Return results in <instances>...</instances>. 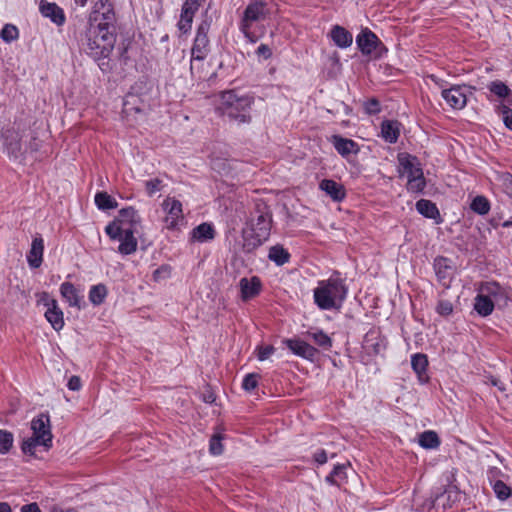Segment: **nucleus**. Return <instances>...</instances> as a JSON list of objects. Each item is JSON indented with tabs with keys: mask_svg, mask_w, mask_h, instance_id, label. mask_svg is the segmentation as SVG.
Masks as SVG:
<instances>
[{
	"mask_svg": "<svg viewBox=\"0 0 512 512\" xmlns=\"http://www.w3.org/2000/svg\"><path fill=\"white\" fill-rule=\"evenodd\" d=\"M271 216L269 213H260L251 220L250 226L243 231V247L247 252L253 251L262 245L270 236Z\"/></svg>",
	"mask_w": 512,
	"mask_h": 512,
	"instance_id": "obj_6",
	"label": "nucleus"
},
{
	"mask_svg": "<svg viewBox=\"0 0 512 512\" xmlns=\"http://www.w3.org/2000/svg\"><path fill=\"white\" fill-rule=\"evenodd\" d=\"M241 299L248 301L256 297L261 291V281L258 277L242 278L239 281Z\"/></svg>",
	"mask_w": 512,
	"mask_h": 512,
	"instance_id": "obj_19",
	"label": "nucleus"
},
{
	"mask_svg": "<svg viewBox=\"0 0 512 512\" xmlns=\"http://www.w3.org/2000/svg\"><path fill=\"white\" fill-rule=\"evenodd\" d=\"M60 294L70 307L81 309L84 306L82 292L74 284L63 282L60 285Z\"/></svg>",
	"mask_w": 512,
	"mask_h": 512,
	"instance_id": "obj_16",
	"label": "nucleus"
},
{
	"mask_svg": "<svg viewBox=\"0 0 512 512\" xmlns=\"http://www.w3.org/2000/svg\"><path fill=\"white\" fill-rule=\"evenodd\" d=\"M416 210L426 218L436 219L439 217L437 206L430 200L421 199L417 201Z\"/></svg>",
	"mask_w": 512,
	"mask_h": 512,
	"instance_id": "obj_32",
	"label": "nucleus"
},
{
	"mask_svg": "<svg viewBox=\"0 0 512 512\" xmlns=\"http://www.w3.org/2000/svg\"><path fill=\"white\" fill-rule=\"evenodd\" d=\"M39 149V142L37 141V138L33 135L30 136V141L27 143V141H24V153L27 152H35Z\"/></svg>",
	"mask_w": 512,
	"mask_h": 512,
	"instance_id": "obj_52",
	"label": "nucleus"
},
{
	"mask_svg": "<svg viewBox=\"0 0 512 512\" xmlns=\"http://www.w3.org/2000/svg\"><path fill=\"white\" fill-rule=\"evenodd\" d=\"M0 37L6 43H11L19 38L18 28L12 24H6L0 32Z\"/></svg>",
	"mask_w": 512,
	"mask_h": 512,
	"instance_id": "obj_40",
	"label": "nucleus"
},
{
	"mask_svg": "<svg viewBox=\"0 0 512 512\" xmlns=\"http://www.w3.org/2000/svg\"><path fill=\"white\" fill-rule=\"evenodd\" d=\"M25 125L15 123L1 136L4 151L15 159L19 158L24 151L23 138H27Z\"/></svg>",
	"mask_w": 512,
	"mask_h": 512,
	"instance_id": "obj_10",
	"label": "nucleus"
},
{
	"mask_svg": "<svg viewBox=\"0 0 512 512\" xmlns=\"http://www.w3.org/2000/svg\"><path fill=\"white\" fill-rule=\"evenodd\" d=\"M169 274V269L166 266H162L156 269L153 273L154 280H159L162 276H167Z\"/></svg>",
	"mask_w": 512,
	"mask_h": 512,
	"instance_id": "obj_57",
	"label": "nucleus"
},
{
	"mask_svg": "<svg viewBox=\"0 0 512 512\" xmlns=\"http://www.w3.org/2000/svg\"><path fill=\"white\" fill-rule=\"evenodd\" d=\"M52 512H78L76 509L69 508V509H59V508H53Z\"/></svg>",
	"mask_w": 512,
	"mask_h": 512,
	"instance_id": "obj_63",
	"label": "nucleus"
},
{
	"mask_svg": "<svg viewBox=\"0 0 512 512\" xmlns=\"http://www.w3.org/2000/svg\"><path fill=\"white\" fill-rule=\"evenodd\" d=\"M398 172L407 178L406 188L411 193H421L426 187L423 169L417 157L408 153H399Z\"/></svg>",
	"mask_w": 512,
	"mask_h": 512,
	"instance_id": "obj_5",
	"label": "nucleus"
},
{
	"mask_svg": "<svg viewBox=\"0 0 512 512\" xmlns=\"http://www.w3.org/2000/svg\"><path fill=\"white\" fill-rule=\"evenodd\" d=\"M493 490L500 500H506L511 495V489L503 481L497 480L493 484Z\"/></svg>",
	"mask_w": 512,
	"mask_h": 512,
	"instance_id": "obj_43",
	"label": "nucleus"
},
{
	"mask_svg": "<svg viewBox=\"0 0 512 512\" xmlns=\"http://www.w3.org/2000/svg\"><path fill=\"white\" fill-rule=\"evenodd\" d=\"M319 188L336 202L342 201L346 196L344 186L331 179L322 180L319 184Z\"/></svg>",
	"mask_w": 512,
	"mask_h": 512,
	"instance_id": "obj_25",
	"label": "nucleus"
},
{
	"mask_svg": "<svg viewBox=\"0 0 512 512\" xmlns=\"http://www.w3.org/2000/svg\"><path fill=\"white\" fill-rule=\"evenodd\" d=\"M470 208L479 215H486L490 211V203L486 197L479 195L472 200Z\"/></svg>",
	"mask_w": 512,
	"mask_h": 512,
	"instance_id": "obj_38",
	"label": "nucleus"
},
{
	"mask_svg": "<svg viewBox=\"0 0 512 512\" xmlns=\"http://www.w3.org/2000/svg\"><path fill=\"white\" fill-rule=\"evenodd\" d=\"M39 9L44 17L49 18L56 25L61 26L65 23L66 17L64 11L57 4L42 0Z\"/></svg>",
	"mask_w": 512,
	"mask_h": 512,
	"instance_id": "obj_22",
	"label": "nucleus"
},
{
	"mask_svg": "<svg viewBox=\"0 0 512 512\" xmlns=\"http://www.w3.org/2000/svg\"><path fill=\"white\" fill-rule=\"evenodd\" d=\"M434 269L439 282L448 286L452 279V267L449 260L445 257H437L434 260Z\"/></svg>",
	"mask_w": 512,
	"mask_h": 512,
	"instance_id": "obj_26",
	"label": "nucleus"
},
{
	"mask_svg": "<svg viewBox=\"0 0 512 512\" xmlns=\"http://www.w3.org/2000/svg\"><path fill=\"white\" fill-rule=\"evenodd\" d=\"M222 438L219 435H214L210 439L209 450L213 455H220L223 452Z\"/></svg>",
	"mask_w": 512,
	"mask_h": 512,
	"instance_id": "obj_46",
	"label": "nucleus"
},
{
	"mask_svg": "<svg viewBox=\"0 0 512 512\" xmlns=\"http://www.w3.org/2000/svg\"><path fill=\"white\" fill-rule=\"evenodd\" d=\"M254 98L248 94H238L230 90L221 94L219 110L230 120L238 123H249L251 121V107Z\"/></svg>",
	"mask_w": 512,
	"mask_h": 512,
	"instance_id": "obj_3",
	"label": "nucleus"
},
{
	"mask_svg": "<svg viewBox=\"0 0 512 512\" xmlns=\"http://www.w3.org/2000/svg\"><path fill=\"white\" fill-rule=\"evenodd\" d=\"M268 258L277 265H283L289 261L290 254L282 246L275 245L270 248Z\"/></svg>",
	"mask_w": 512,
	"mask_h": 512,
	"instance_id": "obj_35",
	"label": "nucleus"
},
{
	"mask_svg": "<svg viewBox=\"0 0 512 512\" xmlns=\"http://www.w3.org/2000/svg\"><path fill=\"white\" fill-rule=\"evenodd\" d=\"M500 473L498 468H491L488 471V477L491 480L493 477H496Z\"/></svg>",
	"mask_w": 512,
	"mask_h": 512,
	"instance_id": "obj_61",
	"label": "nucleus"
},
{
	"mask_svg": "<svg viewBox=\"0 0 512 512\" xmlns=\"http://www.w3.org/2000/svg\"><path fill=\"white\" fill-rule=\"evenodd\" d=\"M32 436L25 439L21 449L24 454L35 455L37 447L48 450L52 447L53 435L50 418L47 414H40L31 421Z\"/></svg>",
	"mask_w": 512,
	"mask_h": 512,
	"instance_id": "obj_4",
	"label": "nucleus"
},
{
	"mask_svg": "<svg viewBox=\"0 0 512 512\" xmlns=\"http://www.w3.org/2000/svg\"><path fill=\"white\" fill-rule=\"evenodd\" d=\"M191 237L200 243L210 241L215 237L214 227L212 224L202 223L192 230Z\"/></svg>",
	"mask_w": 512,
	"mask_h": 512,
	"instance_id": "obj_31",
	"label": "nucleus"
},
{
	"mask_svg": "<svg viewBox=\"0 0 512 512\" xmlns=\"http://www.w3.org/2000/svg\"><path fill=\"white\" fill-rule=\"evenodd\" d=\"M306 335L325 350L330 349L332 346L331 338L322 330L308 331Z\"/></svg>",
	"mask_w": 512,
	"mask_h": 512,
	"instance_id": "obj_36",
	"label": "nucleus"
},
{
	"mask_svg": "<svg viewBox=\"0 0 512 512\" xmlns=\"http://www.w3.org/2000/svg\"><path fill=\"white\" fill-rule=\"evenodd\" d=\"M256 53L259 56H263L265 59H269L272 56V51H271L270 47L266 44H261L257 48Z\"/></svg>",
	"mask_w": 512,
	"mask_h": 512,
	"instance_id": "obj_56",
	"label": "nucleus"
},
{
	"mask_svg": "<svg viewBox=\"0 0 512 512\" xmlns=\"http://www.w3.org/2000/svg\"><path fill=\"white\" fill-rule=\"evenodd\" d=\"M45 312L46 320L51 324L54 330L60 331L64 327V316L55 299H50L47 303Z\"/></svg>",
	"mask_w": 512,
	"mask_h": 512,
	"instance_id": "obj_20",
	"label": "nucleus"
},
{
	"mask_svg": "<svg viewBox=\"0 0 512 512\" xmlns=\"http://www.w3.org/2000/svg\"><path fill=\"white\" fill-rule=\"evenodd\" d=\"M266 15V6L261 1H253L246 7L240 24V30L251 43L257 42L262 35L257 34L253 30L254 24L264 20Z\"/></svg>",
	"mask_w": 512,
	"mask_h": 512,
	"instance_id": "obj_9",
	"label": "nucleus"
},
{
	"mask_svg": "<svg viewBox=\"0 0 512 512\" xmlns=\"http://www.w3.org/2000/svg\"><path fill=\"white\" fill-rule=\"evenodd\" d=\"M491 383H492V385L498 387V389L501 391H505V389H506L505 386L498 379L493 378L491 380Z\"/></svg>",
	"mask_w": 512,
	"mask_h": 512,
	"instance_id": "obj_60",
	"label": "nucleus"
},
{
	"mask_svg": "<svg viewBox=\"0 0 512 512\" xmlns=\"http://www.w3.org/2000/svg\"><path fill=\"white\" fill-rule=\"evenodd\" d=\"M502 113V119L505 124V126L512 130V109H510V106L503 105L502 107H499Z\"/></svg>",
	"mask_w": 512,
	"mask_h": 512,
	"instance_id": "obj_49",
	"label": "nucleus"
},
{
	"mask_svg": "<svg viewBox=\"0 0 512 512\" xmlns=\"http://www.w3.org/2000/svg\"><path fill=\"white\" fill-rule=\"evenodd\" d=\"M382 348H383V345L381 343H377L374 345V351L376 353H379L382 350Z\"/></svg>",
	"mask_w": 512,
	"mask_h": 512,
	"instance_id": "obj_64",
	"label": "nucleus"
},
{
	"mask_svg": "<svg viewBox=\"0 0 512 512\" xmlns=\"http://www.w3.org/2000/svg\"><path fill=\"white\" fill-rule=\"evenodd\" d=\"M498 179L504 191L512 198V175L510 173H502Z\"/></svg>",
	"mask_w": 512,
	"mask_h": 512,
	"instance_id": "obj_47",
	"label": "nucleus"
},
{
	"mask_svg": "<svg viewBox=\"0 0 512 512\" xmlns=\"http://www.w3.org/2000/svg\"><path fill=\"white\" fill-rule=\"evenodd\" d=\"M194 16L191 13L186 11H181L180 20L178 22V28L183 33H187L192 26Z\"/></svg>",
	"mask_w": 512,
	"mask_h": 512,
	"instance_id": "obj_44",
	"label": "nucleus"
},
{
	"mask_svg": "<svg viewBox=\"0 0 512 512\" xmlns=\"http://www.w3.org/2000/svg\"><path fill=\"white\" fill-rule=\"evenodd\" d=\"M200 3L197 0H185L182 11L190 12L192 16H194L195 12L198 10Z\"/></svg>",
	"mask_w": 512,
	"mask_h": 512,
	"instance_id": "obj_51",
	"label": "nucleus"
},
{
	"mask_svg": "<svg viewBox=\"0 0 512 512\" xmlns=\"http://www.w3.org/2000/svg\"><path fill=\"white\" fill-rule=\"evenodd\" d=\"M0 512H12V509L7 502H0Z\"/></svg>",
	"mask_w": 512,
	"mask_h": 512,
	"instance_id": "obj_59",
	"label": "nucleus"
},
{
	"mask_svg": "<svg viewBox=\"0 0 512 512\" xmlns=\"http://www.w3.org/2000/svg\"><path fill=\"white\" fill-rule=\"evenodd\" d=\"M484 295L492 299L495 307L504 308L510 301V291L506 286L496 281H485L479 286Z\"/></svg>",
	"mask_w": 512,
	"mask_h": 512,
	"instance_id": "obj_13",
	"label": "nucleus"
},
{
	"mask_svg": "<svg viewBox=\"0 0 512 512\" xmlns=\"http://www.w3.org/2000/svg\"><path fill=\"white\" fill-rule=\"evenodd\" d=\"M144 187L147 195L152 197L163 189V182L159 178H152L144 182Z\"/></svg>",
	"mask_w": 512,
	"mask_h": 512,
	"instance_id": "obj_41",
	"label": "nucleus"
},
{
	"mask_svg": "<svg viewBox=\"0 0 512 512\" xmlns=\"http://www.w3.org/2000/svg\"><path fill=\"white\" fill-rule=\"evenodd\" d=\"M495 308L494 302L492 299H489L484 295V292L478 288V294L474 299V309L475 311L482 317H486L492 314Z\"/></svg>",
	"mask_w": 512,
	"mask_h": 512,
	"instance_id": "obj_29",
	"label": "nucleus"
},
{
	"mask_svg": "<svg viewBox=\"0 0 512 512\" xmlns=\"http://www.w3.org/2000/svg\"><path fill=\"white\" fill-rule=\"evenodd\" d=\"M313 458H314L315 462H317L320 465L325 464L328 460L327 453L323 449L317 450L314 453Z\"/></svg>",
	"mask_w": 512,
	"mask_h": 512,
	"instance_id": "obj_55",
	"label": "nucleus"
},
{
	"mask_svg": "<svg viewBox=\"0 0 512 512\" xmlns=\"http://www.w3.org/2000/svg\"><path fill=\"white\" fill-rule=\"evenodd\" d=\"M348 295L345 280L338 276L320 280L313 290L314 303L320 310H340Z\"/></svg>",
	"mask_w": 512,
	"mask_h": 512,
	"instance_id": "obj_2",
	"label": "nucleus"
},
{
	"mask_svg": "<svg viewBox=\"0 0 512 512\" xmlns=\"http://www.w3.org/2000/svg\"><path fill=\"white\" fill-rule=\"evenodd\" d=\"M346 466L345 465H336L332 472L326 477V482L331 485L340 486L346 479Z\"/></svg>",
	"mask_w": 512,
	"mask_h": 512,
	"instance_id": "obj_37",
	"label": "nucleus"
},
{
	"mask_svg": "<svg viewBox=\"0 0 512 512\" xmlns=\"http://www.w3.org/2000/svg\"><path fill=\"white\" fill-rule=\"evenodd\" d=\"M365 110L368 114H377L380 112V104L376 99H370L365 104Z\"/></svg>",
	"mask_w": 512,
	"mask_h": 512,
	"instance_id": "obj_53",
	"label": "nucleus"
},
{
	"mask_svg": "<svg viewBox=\"0 0 512 512\" xmlns=\"http://www.w3.org/2000/svg\"><path fill=\"white\" fill-rule=\"evenodd\" d=\"M137 233H120L115 238H110L114 241H119L118 252L122 255H130L136 252L138 247Z\"/></svg>",
	"mask_w": 512,
	"mask_h": 512,
	"instance_id": "obj_24",
	"label": "nucleus"
},
{
	"mask_svg": "<svg viewBox=\"0 0 512 512\" xmlns=\"http://www.w3.org/2000/svg\"><path fill=\"white\" fill-rule=\"evenodd\" d=\"M116 15L112 3L97 1L81 39L86 53L96 60L109 57L116 43Z\"/></svg>",
	"mask_w": 512,
	"mask_h": 512,
	"instance_id": "obj_1",
	"label": "nucleus"
},
{
	"mask_svg": "<svg viewBox=\"0 0 512 512\" xmlns=\"http://www.w3.org/2000/svg\"><path fill=\"white\" fill-rule=\"evenodd\" d=\"M67 387L71 391H79L82 387L80 377H78L76 375L71 376L68 380Z\"/></svg>",
	"mask_w": 512,
	"mask_h": 512,
	"instance_id": "obj_54",
	"label": "nucleus"
},
{
	"mask_svg": "<svg viewBox=\"0 0 512 512\" xmlns=\"http://www.w3.org/2000/svg\"><path fill=\"white\" fill-rule=\"evenodd\" d=\"M259 375L255 373L247 374L242 382V388L246 391L254 390L258 385Z\"/></svg>",
	"mask_w": 512,
	"mask_h": 512,
	"instance_id": "obj_45",
	"label": "nucleus"
},
{
	"mask_svg": "<svg viewBox=\"0 0 512 512\" xmlns=\"http://www.w3.org/2000/svg\"><path fill=\"white\" fill-rule=\"evenodd\" d=\"M284 344L293 354L305 359L311 360L317 353V350L313 346L299 339H285Z\"/></svg>",
	"mask_w": 512,
	"mask_h": 512,
	"instance_id": "obj_21",
	"label": "nucleus"
},
{
	"mask_svg": "<svg viewBox=\"0 0 512 512\" xmlns=\"http://www.w3.org/2000/svg\"><path fill=\"white\" fill-rule=\"evenodd\" d=\"M461 499V493L456 486L449 485L441 493H437L430 502L429 509L447 510Z\"/></svg>",
	"mask_w": 512,
	"mask_h": 512,
	"instance_id": "obj_14",
	"label": "nucleus"
},
{
	"mask_svg": "<svg viewBox=\"0 0 512 512\" xmlns=\"http://www.w3.org/2000/svg\"><path fill=\"white\" fill-rule=\"evenodd\" d=\"M418 443L425 449H436L440 445V439L436 432L428 430L419 435Z\"/></svg>",
	"mask_w": 512,
	"mask_h": 512,
	"instance_id": "obj_34",
	"label": "nucleus"
},
{
	"mask_svg": "<svg viewBox=\"0 0 512 512\" xmlns=\"http://www.w3.org/2000/svg\"><path fill=\"white\" fill-rule=\"evenodd\" d=\"M330 142L333 144L335 150L345 158L352 154L356 155L360 151L359 145L354 140L344 138L340 135H332Z\"/></svg>",
	"mask_w": 512,
	"mask_h": 512,
	"instance_id": "obj_17",
	"label": "nucleus"
},
{
	"mask_svg": "<svg viewBox=\"0 0 512 512\" xmlns=\"http://www.w3.org/2000/svg\"><path fill=\"white\" fill-rule=\"evenodd\" d=\"M161 207L165 214L163 222L166 229L176 230L184 224L183 207L179 200L174 197H166Z\"/></svg>",
	"mask_w": 512,
	"mask_h": 512,
	"instance_id": "obj_12",
	"label": "nucleus"
},
{
	"mask_svg": "<svg viewBox=\"0 0 512 512\" xmlns=\"http://www.w3.org/2000/svg\"><path fill=\"white\" fill-rule=\"evenodd\" d=\"M356 44L362 54L367 55L371 58H381L387 49L383 43L379 40L375 33L368 28L363 29L356 37Z\"/></svg>",
	"mask_w": 512,
	"mask_h": 512,
	"instance_id": "obj_11",
	"label": "nucleus"
},
{
	"mask_svg": "<svg viewBox=\"0 0 512 512\" xmlns=\"http://www.w3.org/2000/svg\"><path fill=\"white\" fill-rule=\"evenodd\" d=\"M141 228V217L133 207L123 208L118 212L115 219L105 227L109 238H115L120 233H139Z\"/></svg>",
	"mask_w": 512,
	"mask_h": 512,
	"instance_id": "obj_7",
	"label": "nucleus"
},
{
	"mask_svg": "<svg viewBox=\"0 0 512 512\" xmlns=\"http://www.w3.org/2000/svg\"><path fill=\"white\" fill-rule=\"evenodd\" d=\"M275 351V348L271 345L261 346L257 348V358L260 361L268 359Z\"/></svg>",
	"mask_w": 512,
	"mask_h": 512,
	"instance_id": "obj_50",
	"label": "nucleus"
},
{
	"mask_svg": "<svg viewBox=\"0 0 512 512\" xmlns=\"http://www.w3.org/2000/svg\"><path fill=\"white\" fill-rule=\"evenodd\" d=\"M490 93L501 101L500 107L503 105L512 106V90L502 81L495 80L487 85Z\"/></svg>",
	"mask_w": 512,
	"mask_h": 512,
	"instance_id": "obj_18",
	"label": "nucleus"
},
{
	"mask_svg": "<svg viewBox=\"0 0 512 512\" xmlns=\"http://www.w3.org/2000/svg\"><path fill=\"white\" fill-rule=\"evenodd\" d=\"M442 97L453 109H462L466 106L467 96L465 89L461 86H453L442 90Z\"/></svg>",
	"mask_w": 512,
	"mask_h": 512,
	"instance_id": "obj_15",
	"label": "nucleus"
},
{
	"mask_svg": "<svg viewBox=\"0 0 512 512\" xmlns=\"http://www.w3.org/2000/svg\"><path fill=\"white\" fill-rule=\"evenodd\" d=\"M44 240L38 235L33 238L27 254V262L31 268H39L43 262Z\"/></svg>",
	"mask_w": 512,
	"mask_h": 512,
	"instance_id": "obj_23",
	"label": "nucleus"
},
{
	"mask_svg": "<svg viewBox=\"0 0 512 512\" xmlns=\"http://www.w3.org/2000/svg\"><path fill=\"white\" fill-rule=\"evenodd\" d=\"M411 366L416 373L420 383L424 384L428 381L427 375L428 359L425 354L416 353L411 357Z\"/></svg>",
	"mask_w": 512,
	"mask_h": 512,
	"instance_id": "obj_28",
	"label": "nucleus"
},
{
	"mask_svg": "<svg viewBox=\"0 0 512 512\" xmlns=\"http://www.w3.org/2000/svg\"><path fill=\"white\" fill-rule=\"evenodd\" d=\"M436 311L442 316H448L453 312V305L450 301L441 300L436 307Z\"/></svg>",
	"mask_w": 512,
	"mask_h": 512,
	"instance_id": "obj_48",
	"label": "nucleus"
},
{
	"mask_svg": "<svg viewBox=\"0 0 512 512\" xmlns=\"http://www.w3.org/2000/svg\"><path fill=\"white\" fill-rule=\"evenodd\" d=\"M95 204L101 210L112 209L116 206L115 200L106 192H99L95 195Z\"/></svg>",
	"mask_w": 512,
	"mask_h": 512,
	"instance_id": "obj_39",
	"label": "nucleus"
},
{
	"mask_svg": "<svg viewBox=\"0 0 512 512\" xmlns=\"http://www.w3.org/2000/svg\"><path fill=\"white\" fill-rule=\"evenodd\" d=\"M331 38L339 48H347L353 42L352 34L344 27L335 25L331 30Z\"/></svg>",
	"mask_w": 512,
	"mask_h": 512,
	"instance_id": "obj_30",
	"label": "nucleus"
},
{
	"mask_svg": "<svg viewBox=\"0 0 512 512\" xmlns=\"http://www.w3.org/2000/svg\"><path fill=\"white\" fill-rule=\"evenodd\" d=\"M210 24L203 21L197 28L196 36L191 48L190 70L192 75L199 72V63H202L210 52L208 32Z\"/></svg>",
	"mask_w": 512,
	"mask_h": 512,
	"instance_id": "obj_8",
	"label": "nucleus"
},
{
	"mask_svg": "<svg viewBox=\"0 0 512 512\" xmlns=\"http://www.w3.org/2000/svg\"><path fill=\"white\" fill-rule=\"evenodd\" d=\"M214 400H215V397L212 393H209L208 395L204 396V401L207 403H212V402H214Z\"/></svg>",
	"mask_w": 512,
	"mask_h": 512,
	"instance_id": "obj_62",
	"label": "nucleus"
},
{
	"mask_svg": "<svg viewBox=\"0 0 512 512\" xmlns=\"http://www.w3.org/2000/svg\"><path fill=\"white\" fill-rule=\"evenodd\" d=\"M21 512H41L37 503H30L27 505H23L21 508Z\"/></svg>",
	"mask_w": 512,
	"mask_h": 512,
	"instance_id": "obj_58",
	"label": "nucleus"
},
{
	"mask_svg": "<svg viewBox=\"0 0 512 512\" xmlns=\"http://www.w3.org/2000/svg\"><path fill=\"white\" fill-rule=\"evenodd\" d=\"M13 445V435L7 430H0V454H6Z\"/></svg>",
	"mask_w": 512,
	"mask_h": 512,
	"instance_id": "obj_42",
	"label": "nucleus"
},
{
	"mask_svg": "<svg viewBox=\"0 0 512 512\" xmlns=\"http://www.w3.org/2000/svg\"><path fill=\"white\" fill-rule=\"evenodd\" d=\"M108 295V289L104 284H97L91 286L88 294L89 301L94 306L101 305Z\"/></svg>",
	"mask_w": 512,
	"mask_h": 512,
	"instance_id": "obj_33",
	"label": "nucleus"
},
{
	"mask_svg": "<svg viewBox=\"0 0 512 512\" xmlns=\"http://www.w3.org/2000/svg\"><path fill=\"white\" fill-rule=\"evenodd\" d=\"M401 124L396 120H384L381 123V137L387 143L394 144L400 136Z\"/></svg>",
	"mask_w": 512,
	"mask_h": 512,
	"instance_id": "obj_27",
	"label": "nucleus"
}]
</instances>
